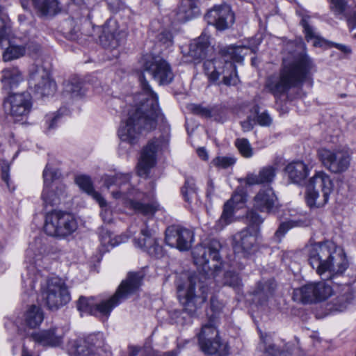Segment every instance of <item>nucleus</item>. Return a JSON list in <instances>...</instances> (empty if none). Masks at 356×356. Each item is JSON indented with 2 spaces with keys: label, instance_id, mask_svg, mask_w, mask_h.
Returning a JSON list of instances; mask_svg holds the SVG:
<instances>
[{
  "label": "nucleus",
  "instance_id": "nucleus-1",
  "mask_svg": "<svg viewBox=\"0 0 356 356\" xmlns=\"http://www.w3.org/2000/svg\"><path fill=\"white\" fill-rule=\"evenodd\" d=\"M142 71L138 80L141 91L133 97V102L127 111V118L122 121L118 134L122 142L136 144L143 131L154 129L161 114L158 95L154 92L145 77L149 74L159 85L170 83L174 79L171 66L163 58L147 56L143 58Z\"/></svg>",
  "mask_w": 356,
  "mask_h": 356
},
{
  "label": "nucleus",
  "instance_id": "nucleus-2",
  "mask_svg": "<svg viewBox=\"0 0 356 356\" xmlns=\"http://www.w3.org/2000/svg\"><path fill=\"white\" fill-rule=\"evenodd\" d=\"M220 242L211 239L208 243L195 246L192 252L194 263L202 267L204 273H192L187 280L177 286V296L184 310L194 314L207 300L209 285L221 268Z\"/></svg>",
  "mask_w": 356,
  "mask_h": 356
},
{
  "label": "nucleus",
  "instance_id": "nucleus-3",
  "mask_svg": "<svg viewBox=\"0 0 356 356\" xmlns=\"http://www.w3.org/2000/svg\"><path fill=\"white\" fill-rule=\"evenodd\" d=\"M309 262L322 280H334L348 267L343 250L331 241L312 244L309 249Z\"/></svg>",
  "mask_w": 356,
  "mask_h": 356
},
{
  "label": "nucleus",
  "instance_id": "nucleus-4",
  "mask_svg": "<svg viewBox=\"0 0 356 356\" xmlns=\"http://www.w3.org/2000/svg\"><path fill=\"white\" fill-rule=\"evenodd\" d=\"M143 279V274L140 272L129 273L111 298L97 302L93 297L81 296L77 301V309L81 312L107 319L113 308L138 290Z\"/></svg>",
  "mask_w": 356,
  "mask_h": 356
},
{
  "label": "nucleus",
  "instance_id": "nucleus-5",
  "mask_svg": "<svg viewBox=\"0 0 356 356\" xmlns=\"http://www.w3.org/2000/svg\"><path fill=\"white\" fill-rule=\"evenodd\" d=\"M246 50L243 46L231 45L221 49L217 58L207 59L203 67L209 80L215 82L222 75L225 85H236L238 80L234 63L243 61Z\"/></svg>",
  "mask_w": 356,
  "mask_h": 356
},
{
  "label": "nucleus",
  "instance_id": "nucleus-6",
  "mask_svg": "<svg viewBox=\"0 0 356 356\" xmlns=\"http://www.w3.org/2000/svg\"><path fill=\"white\" fill-rule=\"evenodd\" d=\"M313 67L312 61L303 56L289 64H283L279 74H273L266 81V88L275 97L286 93L291 88L301 84Z\"/></svg>",
  "mask_w": 356,
  "mask_h": 356
},
{
  "label": "nucleus",
  "instance_id": "nucleus-7",
  "mask_svg": "<svg viewBox=\"0 0 356 356\" xmlns=\"http://www.w3.org/2000/svg\"><path fill=\"white\" fill-rule=\"evenodd\" d=\"M130 177L129 174L122 173H117L113 176L105 175L103 177L104 185L108 189L112 186L118 188L111 193L113 198L122 199L127 207L137 213L146 216H153L159 209L158 203H146L145 195L131 186Z\"/></svg>",
  "mask_w": 356,
  "mask_h": 356
},
{
  "label": "nucleus",
  "instance_id": "nucleus-8",
  "mask_svg": "<svg viewBox=\"0 0 356 356\" xmlns=\"http://www.w3.org/2000/svg\"><path fill=\"white\" fill-rule=\"evenodd\" d=\"M332 188L333 183L330 176L323 171L317 172L307 186V204L311 209L323 207L327 202Z\"/></svg>",
  "mask_w": 356,
  "mask_h": 356
},
{
  "label": "nucleus",
  "instance_id": "nucleus-9",
  "mask_svg": "<svg viewBox=\"0 0 356 356\" xmlns=\"http://www.w3.org/2000/svg\"><path fill=\"white\" fill-rule=\"evenodd\" d=\"M44 229L47 235L61 238L74 232L77 222L70 213L54 210L46 214Z\"/></svg>",
  "mask_w": 356,
  "mask_h": 356
},
{
  "label": "nucleus",
  "instance_id": "nucleus-10",
  "mask_svg": "<svg viewBox=\"0 0 356 356\" xmlns=\"http://www.w3.org/2000/svg\"><path fill=\"white\" fill-rule=\"evenodd\" d=\"M41 296L49 309H58L71 300L70 293L65 282L58 277L48 278L41 284Z\"/></svg>",
  "mask_w": 356,
  "mask_h": 356
},
{
  "label": "nucleus",
  "instance_id": "nucleus-11",
  "mask_svg": "<svg viewBox=\"0 0 356 356\" xmlns=\"http://www.w3.org/2000/svg\"><path fill=\"white\" fill-rule=\"evenodd\" d=\"M329 282L338 284L330 280L308 283L293 290V300L303 304L325 300L330 297L333 292L332 287Z\"/></svg>",
  "mask_w": 356,
  "mask_h": 356
},
{
  "label": "nucleus",
  "instance_id": "nucleus-12",
  "mask_svg": "<svg viewBox=\"0 0 356 356\" xmlns=\"http://www.w3.org/2000/svg\"><path fill=\"white\" fill-rule=\"evenodd\" d=\"M248 225L237 235L235 252L243 253L244 256L249 254L254 247L259 233V226L263 218L254 211H250L246 216Z\"/></svg>",
  "mask_w": 356,
  "mask_h": 356
},
{
  "label": "nucleus",
  "instance_id": "nucleus-13",
  "mask_svg": "<svg viewBox=\"0 0 356 356\" xmlns=\"http://www.w3.org/2000/svg\"><path fill=\"white\" fill-rule=\"evenodd\" d=\"M318 155L324 167L331 172L341 173L349 167L350 156L343 150L322 148L318 151Z\"/></svg>",
  "mask_w": 356,
  "mask_h": 356
},
{
  "label": "nucleus",
  "instance_id": "nucleus-14",
  "mask_svg": "<svg viewBox=\"0 0 356 356\" xmlns=\"http://www.w3.org/2000/svg\"><path fill=\"white\" fill-rule=\"evenodd\" d=\"M167 140L163 136L153 138L143 149L140 159L138 164V173L139 176H147L149 170L156 163V154L157 151L165 146Z\"/></svg>",
  "mask_w": 356,
  "mask_h": 356
},
{
  "label": "nucleus",
  "instance_id": "nucleus-15",
  "mask_svg": "<svg viewBox=\"0 0 356 356\" xmlns=\"http://www.w3.org/2000/svg\"><path fill=\"white\" fill-rule=\"evenodd\" d=\"M29 85L42 97L51 95L56 90V83L50 78L49 72L39 66H35L31 69Z\"/></svg>",
  "mask_w": 356,
  "mask_h": 356
},
{
  "label": "nucleus",
  "instance_id": "nucleus-16",
  "mask_svg": "<svg viewBox=\"0 0 356 356\" xmlns=\"http://www.w3.org/2000/svg\"><path fill=\"white\" fill-rule=\"evenodd\" d=\"M193 241V233L191 230L179 225H172L165 230V242L166 245L176 248L181 251L191 248Z\"/></svg>",
  "mask_w": 356,
  "mask_h": 356
},
{
  "label": "nucleus",
  "instance_id": "nucleus-17",
  "mask_svg": "<svg viewBox=\"0 0 356 356\" xmlns=\"http://www.w3.org/2000/svg\"><path fill=\"white\" fill-rule=\"evenodd\" d=\"M126 37L127 33L120 28L118 23L114 19H109L102 27L99 41L104 48L115 49L124 42Z\"/></svg>",
  "mask_w": 356,
  "mask_h": 356
},
{
  "label": "nucleus",
  "instance_id": "nucleus-18",
  "mask_svg": "<svg viewBox=\"0 0 356 356\" xmlns=\"http://www.w3.org/2000/svg\"><path fill=\"white\" fill-rule=\"evenodd\" d=\"M134 245L149 255L159 257L162 255L163 248L159 243V239L156 236V230L149 228L145 222V227L140 229V236L134 240Z\"/></svg>",
  "mask_w": 356,
  "mask_h": 356
},
{
  "label": "nucleus",
  "instance_id": "nucleus-19",
  "mask_svg": "<svg viewBox=\"0 0 356 356\" xmlns=\"http://www.w3.org/2000/svg\"><path fill=\"white\" fill-rule=\"evenodd\" d=\"M204 17L209 24L214 26L219 31L228 29L234 22V13L226 4L214 6Z\"/></svg>",
  "mask_w": 356,
  "mask_h": 356
},
{
  "label": "nucleus",
  "instance_id": "nucleus-20",
  "mask_svg": "<svg viewBox=\"0 0 356 356\" xmlns=\"http://www.w3.org/2000/svg\"><path fill=\"white\" fill-rule=\"evenodd\" d=\"M198 341L201 350L206 354H215L222 346L218 339V331L211 323L202 326Z\"/></svg>",
  "mask_w": 356,
  "mask_h": 356
},
{
  "label": "nucleus",
  "instance_id": "nucleus-21",
  "mask_svg": "<svg viewBox=\"0 0 356 356\" xmlns=\"http://www.w3.org/2000/svg\"><path fill=\"white\" fill-rule=\"evenodd\" d=\"M6 104H9L10 114L13 118L25 117L32 108L31 96L27 92L12 94L8 97Z\"/></svg>",
  "mask_w": 356,
  "mask_h": 356
},
{
  "label": "nucleus",
  "instance_id": "nucleus-22",
  "mask_svg": "<svg viewBox=\"0 0 356 356\" xmlns=\"http://www.w3.org/2000/svg\"><path fill=\"white\" fill-rule=\"evenodd\" d=\"M102 344L103 340L101 334H90L76 341L74 356H97V349Z\"/></svg>",
  "mask_w": 356,
  "mask_h": 356
},
{
  "label": "nucleus",
  "instance_id": "nucleus-23",
  "mask_svg": "<svg viewBox=\"0 0 356 356\" xmlns=\"http://www.w3.org/2000/svg\"><path fill=\"white\" fill-rule=\"evenodd\" d=\"M277 205V198L270 187L261 189L254 198V207L261 211L271 212Z\"/></svg>",
  "mask_w": 356,
  "mask_h": 356
},
{
  "label": "nucleus",
  "instance_id": "nucleus-24",
  "mask_svg": "<svg viewBox=\"0 0 356 356\" xmlns=\"http://www.w3.org/2000/svg\"><path fill=\"white\" fill-rule=\"evenodd\" d=\"M66 197L67 188L63 183L54 184L51 188H44L42 193V198L46 206L58 205Z\"/></svg>",
  "mask_w": 356,
  "mask_h": 356
},
{
  "label": "nucleus",
  "instance_id": "nucleus-25",
  "mask_svg": "<svg viewBox=\"0 0 356 356\" xmlns=\"http://www.w3.org/2000/svg\"><path fill=\"white\" fill-rule=\"evenodd\" d=\"M209 37L204 33L193 40L189 46L188 54L194 60L204 59L207 57L208 52L212 50L210 47Z\"/></svg>",
  "mask_w": 356,
  "mask_h": 356
},
{
  "label": "nucleus",
  "instance_id": "nucleus-26",
  "mask_svg": "<svg viewBox=\"0 0 356 356\" xmlns=\"http://www.w3.org/2000/svg\"><path fill=\"white\" fill-rule=\"evenodd\" d=\"M356 301V289L346 284L341 286L339 294L334 299L332 307L336 311L342 312L348 306Z\"/></svg>",
  "mask_w": 356,
  "mask_h": 356
},
{
  "label": "nucleus",
  "instance_id": "nucleus-27",
  "mask_svg": "<svg viewBox=\"0 0 356 356\" xmlns=\"http://www.w3.org/2000/svg\"><path fill=\"white\" fill-rule=\"evenodd\" d=\"M1 82L3 90L9 91L24 81V75L17 67H9L1 72Z\"/></svg>",
  "mask_w": 356,
  "mask_h": 356
},
{
  "label": "nucleus",
  "instance_id": "nucleus-28",
  "mask_svg": "<svg viewBox=\"0 0 356 356\" xmlns=\"http://www.w3.org/2000/svg\"><path fill=\"white\" fill-rule=\"evenodd\" d=\"M33 6L40 17H52L61 11L58 0H31Z\"/></svg>",
  "mask_w": 356,
  "mask_h": 356
},
{
  "label": "nucleus",
  "instance_id": "nucleus-29",
  "mask_svg": "<svg viewBox=\"0 0 356 356\" xmlns=\"http://www.w3.org/2000/svg\"><path fill=\"white\" fill-rule=\"evenodd\" d=\"M199 14L198 0H182L176 11L175 19L179 22H185Z\"/></svg>",
  "mask_w": 356,
  "mask_h": 356
},
{
  "label": "nucleus",
  "instance_id": "nucleus-30",
  "mask_svg": "<svg viewBox=\"0 0 356 356\" xmlns=\"http://www.w3.org/2000/svg\"><path fill=\"white\" fill-rule=\"evenodd\" d=\"M244 204L245 197L243 195L239 193H235L231 199L225 204L219 222L224 225L229 224L231 222L234 210L241 208Z\"/></svg>",
  "mask_w": 356,
  "mask_h": 356
},
{
  "label": "nucleus",
  "instance_id": "nucleus-31",
  "mask_svg": "<svg viewBox=\"0 0 356 356\" xmlns=\"http://www.w3.org/2000/svg\"><path fill=\"white\" fill-rule=\"evenodd\" d=\"M276 175V168L271 165L262 168L258 174H249L246 177V184L248 185L263 184L271 183Z\"/></svg>",
  "mask_w": 356,
  "mask_h": 356
},
{
  "label": "nucleus",
  "instance_id": "nucleus-32",
  "mask_svg": "<svg viewBox=\"0 0 356 356\" xmlns=\"http://www.w3.org/2000/svg\"><path fill=\"white\" fill-rule=\"evenodd\" d=\"M285 171L291 181L296 184L300 183L308 175V169L302 161H296L288 164Z\"/></svg>",
  "mask_w": 356,
  "mask_h": 356
},
{
  "label": "nucleus",
  "instance_id": "nucleus-33",
  "mask_svg": "<svg viewBox=\"0 0 356 356\" xmlns=\"http://www.w3.org/2000/svg\"><path fill=\"white\" fill-rule=\"evenodd\" d=\"M75 182L81 190L92 196L93 199L98 202L99 206L105 205V199L99 193L95 190L90 177L86 175H79L76 177Z\"/></svg>",
  "mask_w": 356,
  "mask_h": 356
},
{
  "label": "nucleus",
  "instance_id": "nucleus-34",
  "mask_svg": "<svg viewBox=\"0 0 356 356\" xmlns=\"http://www.w3.org/2000/svg\"><path fill=\"white\" fill-rule=\"evenodd\" d=\"M63 332L56 328L43 331L37 335V340L43 346H59L63 342Z\"/></svg>",
  "mask_w": 356,
  "mask_h": 356
},
{
  "label": "nucleus",
  "instance_id": "nucleus-35",
  "mask_svg": "<svg viewBox=\"0 0 356 356\" xmlns=\"http://www.w3.org/2000/svg\"><path fill=\"white\" fill-rule=\"evenodd\" d=\"M42 277L33 265L27 268L26 275H22V285L26 293L34 291L35 284L42 282Z\"/></svg>",
  "mask_w": 356,
  "mask_h": 356
},
{
  "label": "nucleus",
  "instance_id": "nucleus-36",
  "mask_svg": "<svg viewBox=\"0 0 356 356\" xmlns=\"http://www.w3.org/2000/svg\"><path fill=\"white\" fill-rule=\"evenodd\" d=\"M44 319V314L41 308L36 305H31L26 311L24 321L28 327L35 328L39 326Z\"/></svg>",
  "mask_w": 356,
  "mask_h": 356
},
{
  "label": "nucleus",
  "instance_id": "nucleus-37",
  "mask_svg": "<svg viewBox=\"0 0 356 356\" xmlns=\"http://www.w3.org/2000/svg\"><path fill=\"white\" fill-rule=\"evenodd\" d=\"M63 86V92L72 98L80 97L84 93L82 82L78 77L74 76L65 81Z\"/></svg>",
  "mask_w": 356,
  "mask_h": 356
},
{
  "label": "nucleus",
  "instance_id": "nucleus-38",
  "mask_svg": "<svg viewBox=\"0 0 356 356\" xmlns=\"http://www.w3.org/2000/svg\"><path fill=\"white\" fill-rule=\"evenodd\" d=\"M112 233L106 229H102L100 233V242L106 250L109 248H113L121 243H124L127 240V237L124 236H117L113 237Z\"/></svg>",
  "mask_w": 356,
  "mask_h": 356
},
{
  "label": "nucleus",
  "instance_id": "nucleus-39",
  "mask_svg": "<svg viewBox=\"0 0 356 356\" xmlns=\"http://www.w3.org/2000/svg\"><path fill=\"white\" fill-rule=\"evenodd\" d=\"M301 24L304 28V33L307 42L313 40V44L315 47H322L325 44V40L315 32L314 28L305 19H302Z\"/></svg>",
  "mask_w": 356,
  "mask_h": 356
},
{
  "label": "nucleus",
  "instance_id": "nucleus-40",
  "mask_svg": "<svg viewBox=\"0 0 356 356\" xmlns=\"http://www.w3.org/2000/svg\"><path fill=\"white\" fill-rule=\"evenodd\" d=\"M181 193L185 201L188 203L197 199V188L195 186V179L193 177H187L186 179L184 186L181 188Z\"/></svg>",
  "mask_w": 356,
  "mask_h": 356
},
{
  "label": "nucleus",
  "instance_id": "nucleus-41",
  "mask_svg": "<svg viewBox=\"0 0 356 356\" xmlns=\"http://www.w3.org/2000/svg\"><path fill=\"white\" fill-rule=\"evenodd\" d=\"M26 54L23 45H10L3 53V60L6 62L17 59Z\"/></svg>",
  "mask_w": 356,
  "mask_h": 356
},
{
  "label": "nucleus",
  "instance_id": "nucleus-42",
  "mask_svg": "<svg viewBox=\"0 0 356 356\" xmlns=\"http://www.w3.org/2000/svg\"><path fill=\"white\" fill-rule=\"evenodd\" d=\"M60 175V172L58 170L53 169L47 165L43 171L44 188H51V186L54 184L60 183L58 181Z\"/></svg>",
  "mask_w": 356,
  "mask_h": 356
},
{
  "label": "nucleus",
  "instance_id": "nucleus-43",
  "mask_svg": "<svg viewBox=\"0 0 356 356\" xmlns=\"http://www.w3.org/2000/svg\"><path fill=\"white\" fill-rule=\"evenodd\" d=\"M187 108L193 113L205 118H211L213 117V114L215 113L214 108L204 107L200 104H190L188 105Z\"/></svg>",
  "mask_w": 356,
  "mask_h": 356
},
{
  "label": "nucleus",
  "instance_id": "nucleus-44",
  "mask_svg": "<svg viewBox=\"0 0 356 356\" xmlns=\"http://www.w3.org/2000/svg\"><path fill=\"white\" fill-rule=\"evenodd\" d=\"M235 145L240 154L245 158H250L253 156V149L246 138H237Z\"/></svg>",
  "mask_w": 356,
  "mask_h": 356
},
{
  "label": "nucleus",
  "instance_id": "nucleus-45",
  "mask_svg": "<svg viewBox=\"0 0 356 356\" xmlns=\"http://www.w3.org/2000/svg\"><path fill=\"white\" fill-rule=\"evenodd\" d=\"M251 112L256 115L255 120L257 123L260 126L268 127L272 124L273 120L270 115L266 111L259 113V106H254L251 110Z\"/></svg>",
  "mask_w": 356,
  "mask_h": 356
},
{
  "label": "nucleus",
  "instance_id": "nucleus-46",
  "mask_svg": "<svg viewBox=\"0 0 356 356\" xmlns=\"http://www.w3.org/2000/svg\"><path fill=\"white\" fill-rule=\"evenodd\" d=\"M236 161L235 157L232 156H217L213 159L211 163L213 166L220 169H227L232 167Z\"/></svg>",
  "mask_w": 356,
  "mask_h": 356
},
{
  "label": "nucleus",
  "instance_id": "nucleus-47",
  "mask_svg": "<svg viewBox=\"0 0 356 356\" xmlns=\"http://www.w3.org/2000/svg\"><path fill=\"white\" fill-rule=\"evenodd\" d=\"M274 290L275 284L272 281L259 283L257 289L254 291V295L266 298L273 295Z\"/></svg>",
  "mask_w": 356,
  "mask_h": 356
},
{
  "label": "nucleus",
  "instance_id": "nucleus-48",
  "mask_svg": "<svg viewBox=\"0 0 356 356\" xmlns=\"http://www.w3.org/2000/svg\"><path fill=\"white\" fill-rule=\"evenodd\" d=\"M261 345L265 348V356H292L288 351H281L274 344L262 339Z\"/></svg>",
  "mask_w": 356,
  "mask_h": 356
},
{
  "label": "nucleus",
  "instance_id": "nucleus-49",
  "mask_svg": "<svg viewBox=\"0 0 356 356\" xmlns=\"http://www.w3.org/2000/svg\"><path fill=\"white\" fill-rule=\"evenodd\" d=\"M61 119V114L59 111L49 113L45 116V131L49 133L58 127Z\"/></svg>",
  "mask_w": 356,
  "mask_h": 356
},
{
  "label": "nucleus",
  "instance_id": "nucleus-50",
  "mask_svg": "<svg viewBox=\"0 0 356 356\" xmlns=\"http://www.w3.org/2000/svg\"><path fill=\"white\" fill-rule=\"evenodd\" d=\"M222 284L229 286L234 289H239L241 285V280L238 275L232 271H228L224 275Z\"/></svg>",
  "mask_w": 356,
  "mask_h": 356
},
{
  "label": "nucleus",
  "instance_id": "nucleus-51",
  "mask_svg": "<svg viewBox=\"0 0 356 356\" xmlns=\"http://www.w3.org/2000/svg\"><path fill=\"white\" fill-rule=\"evenodd\" d=\"M330 8L337 16L343 15L348 8L346 0H328Z\"/></svg>",
  "mask_w": 356,
  "mask_h": 356
},
{
  "label": "nucleus",
  "instance_id": "nucleus-52",
  "mask_svg": "<svg viewBox=\"0 0 356 356\" xmlns=\"http://www.w3.org/2000/svg\"><path fill=\"white\" fill-rule=\"evenodd\" d=\"M10 32V23L0 17V47H3V43L8 41Z\"/></svg>",
  "mask_w": 356,
  "mask_h": 356
},
{
  "label": "nucleus",
  "instance_id": "nucleus-53",
  "mask_svg": "<svg viewBox=\"0 0 356 356\" xmlns=\"http://www.w3.org/2000/svg\"><path fill=\"white\" fill-rule=\"evenodd\" d=\"M45 252V248L42 243L41 238H35L34 241L30 243L27 250V254L33 253L35 255H40Z\"/></svg>",
  "mask_w": 356,
  "mask_h": 356
},
{
  "label": "nucleus",
  "instance_id": "nucleus-54",
  "mask_svg": "<svg viewBox=\"0 0 356 356\" xmlns=\"http://www.w3.org/2000/svg\"><path fill=\"white\" fill-rule=\"evenodd\" d=\"M295 225V222L293 221L282 222L275 233V237L280 242L285 234Z\"/></svg>",
  "mask_w": 356,
  "mask_h": 356
},
{
  "label": "nucleus",
  "instance_id": "nucleus-55",
  "mask_svg": "<svg viewBox=\"0 0 356 356\" xmlns=\"http://www.w3.org/2000/svg\"><path fill=\"white\" fill-rule=\"evenodd\" d=\"M24 47H25L26 52L29 54H37L40 49V44L34 40H29Z\"/></svg>",
  "mask_w": 356,
  "mask_h": 356
},
{
  "label": "nucleus",
  "instance_id": "nucleus-56",
  "mask_svg": "<svg viewBox=\"0 0 356 356\" xmlns=\"http://www.w3.org/2000/svg\"><path fill=\"white\" fill-rule=\"evenodd\" d=\"M102 208L101 216L104 222L111 223L113 221L112 211L108 207L107 202H106L105 205L100 206Z\"/></svg>",
  "mask_w": 356,
  "mask_h": 356
},
{
  "label": "nucleus",
  "instance_id": "nucleus-57",
  "mask_svg": "<svg viewBox=\"0 0 356 356\" xmlns=\"http://www.w3.org/2000/svg\"><path fill=\"white\" fill-rule=\"evenodd\" d=\"M159 40L167 47L170 46L172 43V35L170 32L164 31H162L158 35Z\"/></svg>",
  "mask_w": 356,
  "mask_h": 356
},
{
  "label": "nucleus",
  "instance_id": "nucleus-58",
  "mask_svg": "<svg viewBox=\"0 0 356 356\" xmlns=\"http://www.w3.org/2000/svg\"><path fill=\"white\" fill-rule=\"evenodd\" d=\"M1 178L3 181L6 184L8 188H10L9 184V166L5 165L1 168Z\"/></svg>",
  "mask_w": 356,
  "mask_h": 356
},
{
  "label": "nucleus",
  "instance_id": "nucleus-59",
  "mask_svg": "<svg viewBox=\"0 0 356 356\" xmlns=\"http://www.w3.org/2000/svg\"><path fill=\"white\" fill-rule=\"evenodd\" d=\"M348 26L350 29L356 28V13L353 15L347 17ZM354 38H356V34L354 35Z\"/></svg>",
  "mask_w": 356,
  "mask_h": 356
},
{
  "label": "nucleus",
  "instance_id": "nucleus-60",
  "mask_svg": "<svg viewBox=\"0 0 356 356\" xmlns=\"http://www.w3.org/2000/svg\"><path fill=\"white\" fill-rule=\"evenodd\" d=\"M241 124L244 131H249L253 129V124L250 118H248L246 120L241 122Z\"/></svg>",
  "mask_w": 356,
  "mask_h": 356
},
{
  "label": "nucleus",
  "instance_id": "nucleus-61",
  "mask_svg": "<svg viewBox=\"0 0 356 356\" xmlns=\"http://www.w3.org/2000/svg\"><path fill=\"white\" fill-rule=\"evenodd\" d=\"M214 185L212 180L209 179L207 182V197L211 198L214 194Z\"/></svg>",
  "mask_w": 356,
  "mask_h": 356
},
{
  "label": "nucleus",
  "instance_id": "nucleus-62",
  "mask_svg": "<svg viewBox=\"0 0 356 356\" xmlns=\"http://www.w3.org/2000/svg\"><path fill=\"white\" fill-rule=\"evenodd\" d=\"M333 45L345 54H350L351 53V49L348 46L338 43L334 44Z\"/></svg>",
  "mask_w": 356,
  "mask_h": 356
},
{
  "label": "nucleus",
  "instance_id": "nucleus-63",
  "mask_svg": "<svg viewBox=\"0 0 356 356\" xmlns=\"http://www.w3.org/2000/svg\"><path fill=\"white\" fill-rule=\"evenodd\" d=\"M198 156L200 158H201L202 160H207L209 158L208 154L204 148H199L197 151Z\"/></svg>",
  "mask_w": 356,
  "mask_h": 356
},
{
  "label": "nucleus",
  "instance_id": "nucleus-64",
  "mask_svg": "<svg viewBox=\"0 0 356 356\" xmlns=\"http://www.w3.org/2000/svg\"><path fill=\"white\" fill-rule=\"evenodd\" d=\"M75 4L79 6H81L83 4H86L89 0H72Z\"/></svg>",
  "mask_w": 356,
  "mask_h": 356
}]
</instances>
